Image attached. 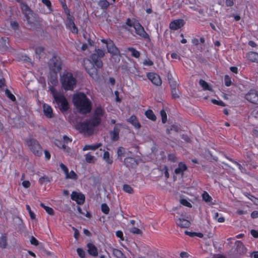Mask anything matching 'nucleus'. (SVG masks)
Listing matches in <instances>:
<instances>
[{"mask_svg":"<svg viewBox=\"0 0 258 258\" xmlns=\"http://www.w3.org/2000/svg\"><path fill=\"white\" fill-rule=\"evenodd\" d=\"M124 165L129 168H134L137 165L136 159L133 157H127L124 159Z\"/></svg>","mask_w":258,"mask_h":258,"instance_id":"18","label":"nucleus"},{"mask_svg":"<svg viewBox=\"0 0 258 258\" xmlns=\"http://www.w3.org/2000/svg\"><path fill=\"white\" fill-rule=\"evenodd\" d=\"M171 93L173 99H175L179 98L180 92L178 87L171 88Z\"/></svg>","mask_w":258,"mask_h":258,"instance_id":"31","label":"nucleus"},{"mask_svg":"<svg viewBox=\"0 0 258 258\" xmlns=\"http://www.w3.org/2000/svg\"><path fill=\"white\" fill-rule=\"evenodd\" d=\"M38 181L40 184H43L45 183L50 182V179L48 176H47L46 175H44L43 176L40 177Z\"/></svg>","mask_w":258,"mask_h":258,"instance_id":"40","label":"nucleus"},{"mask_svg":"<svg viewBox=\"0 0 258 258\" xmlns=\"http://www.w3.org/2000/svg\"><path fill=\"white\" fill-rule=\"evenodd\" d=\"M127 122L131 123L136 129H139L141 125L139 122L137 117L135 115H132L130 118L126 119Z\"/></svg>","mask_w":258,"mask_h":258,"instance_id":"19","label":"nucleus"},{"mask_svg":"<svg viewBox=\"0 0 258 258\" xmlns=\"http://www.w3.org/2000/svg\"><path fill=\"white\" fill-rule=\"evenodd\" d=\"M130 231L133 234H142V230L137 227H135L132 228L130 229Z\"/></svg>","mask_w":258,"mask_h":258,"instance_id":"53","label":"nucleus"},{"mask_svg":"<svg viewBox=\"0 0 258 258\" xmlns=\"http://www.w3.org/2000/svg\"><path fill=\"white\" fill-rule=\"evenodd\" d=\"M123 190L128 194H132L134 193L133 188L128 184H123Z\"/></svg>","mask_w":258,"mask_h":258,"instance_id":"45","label":"nucleus"},{"mask_svg":"<svg viewBox=\"0 0 258 258\" xmlns=\"http://www.w3.org/2000/svg\"><path fill=\"white\" fill-rule=\"evenodd\" d=\"M77 252L80 257L84 258L85 257L86 253L83 249L78 248L77 249Z\"/></svg>","mask_w":258,"mask_h":258,"instance_id":"57","label":"nucleus"},{"mask_svg":"<svg viewBox=\"0 0 258 258\" xmlns=\"http://www.w3.org/2000/svg\"><path fill=\"white\" fill-rule=\"evenodd\" d=\"M85 159L87 163H91L94 162V160H96L95 157L90 154V153H87L85 156Z\"/></svg>","mask_w":258,"mask_h":258,"instance_id":"44","label":"nucleus"},{"mask_svg":"<svg viewBox=\"0 0 258 258\" xmlns=\"http://www.w3.org/2000/svg\"><path fill=\"white\" fill-rule=\"evenodd\" d=\"M185 24V22L183 19H177L174 20L169 24V28L171 30H176L180 29Z\"/></svg>","mask_w":258,"mask_h":258,"instance_id":"16","label":"nucleus"},{"mask_svg":"<svg viewBox=\"0 0 258 258\" xmlns=\"http://www.w3.org/2000/svg\"><path fill=\"white\" fill-rule=\"evenodd\" d=\"M57 73L50 71V77L48 80V85L50 84L53 86H56L58 84Z\"/></svg>","mask_w":258,"mask_h":258,"instance_id":"21","label":"nucleus"},{"mask_svg":"<svg viewBox=\"0 0 258 258\" xmlns=\"http://www.w3.org/2000/svg\"><path fill=\"white\" fill-rule=\"evenodd\" d=\"M26 207L27 210L29 212V214L31 219H32V220L35 219V214H34V213L33 212H32L31 211L30 206H29L28 205H27Z\"/></svg>","mask_w":258,"mask_h":258,"instance_id":"52","label":"nucleus"},{"mask_svg":"<svg viewBox=\"0 0 258 258\" xmlns=\"http://www.w3.org/2000/svg\"><path fill=\"white\" fill-rule=\"evenodd\" d=\"M104 114L105 111L101 106L96 107L91 117L85 119L84 121L78 123L77 124L76 128L81 133L87 134L88 136H92L94 134L95 128L101 123V118Z\"/></svg>","mask_w":258,"mask_h":258,"instance_id":"1","label":"nucleus"},{"mask_svg":"<svg viewBox=\"0 0 258 258\" xmlns=\"http://www.w3.org/2000/svg\"><path fill=\"white\" fill-rule=\"evenodd\" d=\"M43 108L44 114L47 118H51L53 117L54 114L52 109L50 106L44 104L43 106Z\"/></svg>","mask_w":258,"mask_h":258,"instance_id":"20","label":"nucleus"},{"mask_svg":"<svg viewBox=\"0 0 258 258\" xmlns=\"http://www.w3.org/2000/svg\"><path fill=\"white\" fill-rule=\"evenodd\" d=\"M107 48L108 52L112 55H118L120 54V51L118 48L114 45L113 41L109 40L108 43L107 44Z\"/></svg>","mask_w":258,"mask_h":258,"instance_id":"15","label":"nucleus"},{"mask_svg":"<svg viewBox=\"0 0 258 258\" xmlns=\"http://www.w3.org/2000/svg\"><path fill=\"white\" fill-rule=\"evenodd\" d=\"M113 255L116 258H126V256L122 252L116 248H111Z\"/></svg>","mask_w":258,"mask_h":258,"instance_id":"25","label":"nucleus"},{"mask_svg":"<svg viewBox=\"0 0 258 258\" xmlns=\"http://www.w3.org/2000/svg\"><path fill=\"white\" fill-rule=\"evenodd\" d=\"M121 69L122 73L128 72L130 71V69L127 63L122 65L121 66Z\"/></svg>","mask_w":258,"mask_h":258,"instance_id":"64","label":"nucleus"},{"mask_svg":"<svg viewBox=\"0 0 258 258\" xmlns=\"http://www.w3.org/2000/svg\"><path fill=\"white\" fill-rule=\"evenodd\" d=\"M160 170L162 171H164V175L166 178H168L169 177V173L168 172V169L167 166H164L162 169Z\"/></svg>","mask_w":258,"mask_h":258,"instance_id":"63","label":"nucleus"},{"mask_svg":"<svg viewBox=\"0 0 258 258\" xmlns=\"http://www.w3.org/2000/svg\"><path fill=\"white\" fill-rule=\"evenodd\" d=\"M104 55V50L101 49H95V52L90 55L88 61H90V64L95 65L97 68L101 69L103 67V62L101 58Z\"/></svg>","mask_w":258,"mask_h":258,"instance_id":"4","label":"nucleus"},{"mask_svg":"<svg viewBox=\"0 0 258 258\" xmlns=\"http://www.w3.org/2000/svg\"><path fill=\"white\" fill-rule=\"evenodd\" d=\"M168 160L172 162H175L177 161V158L173 154H169L168 155Z\"/></svg>","mask_w":258,"mask_h":258,"instance_id":"59","label":"nucleus"},{"mask_svg":"<svg viewBox=\"0 0 258 258\" xmlns=\"http://www.w3.org/2000/svg\"><path fill=\"white\" fill-rule=\"evenodd\" d=\"M60 82L66 91H72L76 87L77 80L71 72L65 71L60 75Z\"/></svg>","mask_w":258,"mask_h":258,"instance_id":"3","label":"nucleus"},{"mask_svg":"<svg viewBox=\"0 0 258 258\" xmlns=\"http://www.w3.org/2000/svg\"><path fill=\"white\" fill-rule=\"evenodd\" d=\"M25 142L35 155L40 156L42 155L41 147L36 139L31 138L26 139Z\"/></svg>","mask_w":258,"mask_h":258,"instance_id":"5","label":"nucleus"},{"mask_svg":"<svg viewBox=\"0 0 258 258\" xmlns=\"http://www.w3.org/2000/svg\"><path fill=\"white\" fill-rule=\"evenodd\" d=\"M136 34L147 42H150L151 38L145 30L143 26L139 22L134 28Z\"/></svg>","mask_w":258,"mask_h":258,"instance_id":"8","label":"nucleus"},{"mask_svg":"<svg viewBox=\"0 0 258 258\" xmlns=\"http://www.w3.org/2000/svg\"><path fill=\"white\" fill-rule=\"evenodd\" d=\"M179 127L175 124H172L169 127H167L166 130V133L167 134L169 135L171 131H174L176 132L179 131Z\"/></svg>","mask_w":258,"mask_h":258,"instance_id":"38","label":"nucleus"},{"mask_svg":"<svg viewBox=\"0 0 258 258\" xmlns=\"http://www.w3.org/2000/svg\"><path fill=\"white\" fill-rule=\"evenodd\" d=\"M245 98L249 102L258 104V91L250 89L245 95Z\"/></svg>","mask_w":258,"mask_h":258,"instance_id":"9","label":"nucleus"},{"mask_svg":"<svg viewBox=\"0 0 258 258\" xmlns=\"http://www.w3.org/2000/svg\"><path fill=\"white\" fill-rule=\"evenodd\" d=\"M66 178L77 179V175L73 170H71L70 173H69L68 174H67V176H66Z\"/></svg>","mask_w":258,"mask_h":258,"instance_id":"47","label":"nucleus"},{"mask_svg":"<svg viewBox=\"0 0 258 258\" xmlns=\"http://www.w3.org/2000/svg\"><path fill=\"white\" fill-rule=\"evenodd\" d=\"M160 115L161 116L162 123H165L167 121V114L165 111L163 109L160 111Z\"/></svg>","mask_w":258,"mask_h":258,"instance_id":"48","label":"nucleus"},{"mask_svg":"<svg viewBox=\"0 0 258 258\" xmlns=\"http://www.w3.org/2000/svg\"><path fill=\"white\" fill-rule=\"evenodd\" d=\"M73 102L80 114H86L92 110V102L84 93L79 92L74 94Z\"/></svg>","mask_w":258,"mask_h":258,"instance_id":"2","label":"nucleus"},{"mask_svg":"<svg viewBox=\"0 0 258 258\" xmlns=\"http://www.w3.org/2000/svg\"><path fill=\"white\" fill-rule=\"evenodd\" d=\"M125 154V149L123 147H119L117 151V159L120 161H122V158L124 157Z\"/></svg>","mask_w":258,"mask_h":258,"instance_id":"27","label":"nucleus"},{"mask_svg":"<svg viewBox=\"0 0 258 258\" xmlns=\"http://www.w3.org/2000/svg\"><path fill=\"white\" fill-rule=\"evenodd\" d=\"M187 170V166L186 164L183 162H179L178 163V166L177 168H176L174 172L176 174H183V172Z\"/></svg>","mask_w":258,"mask_h":258,"instance_id":"23","label":"nucleus"},{"mask_svg":"<svg viewBox=\"0 0 258 258\" xmlns=\"http://www.w3.org/2000/svg\"><path fill=\"white\" fill-rule=\"evenodd\" d=\"M180 202V203L184 206L189 208H191L192 207L191 204L185 199H181Z\"/></svg>","mask_w":258,"mask_h":258,"instance_id":"60","label":"nucleus"},{"mask_svg":"<svg viewBox=\"0 0 258 258\" xmlns=\"http://www.w3.org/2000/svg\"><path fill=\"white\" fill-rule=\"evenodd\" d=\"M146 116L151 119V120L155 121L157 118L153 111L151 109H148L145 112Z\"/></svg>","mask_w":258,"mask_h":258,"instance_id":"29","label":"nucleus"},{"mask_svg":"<svg viewBox=\"0 0 258 258\" xmlns=\"http://www.w3.org/2000/svg\"><path fill=\"white\" fill-rule=\"evenodd\" d=\"M176 224L181 228H188L190 226V222L186 219L179 218Z\"/></svg>","mask_w":258,"mask_h":258,"instance_id":"24","label":"nucleus"},{"mask_svg":"<svg viewBox=\"0 0 258 258\" xmlns=\"http://www.w3.org/2000/svg\"><path fill=\"white\" fill-rule=\"evenodd\" d=\"M103 159L109 164H111L113 162L112 160L110 159V154L108 151H105L103 154Z\"/></svg>","mask_w":258,"mask_h":258,"instance_id":"41","label":"nucleus"},{"mask_svg":"<svg viewBox=\"0 0 258 258\" xmlns=\"http://www.w3.org/2000/svg\"><path fill=\"white\" fill-rule=\"evenodd\" d=\"M99 6L102 9L106 10L109 6V3L107 0H101L98 3Z\"/></svg>","mask_w":258,"mask_h":258,"instance_id":"39","label":"nucleus"},{"mask_svg":"<svg viewBox=\"0 0 258 258\" xmlns=\"http://www.w3.org/2000/svg\"><path fill=\"white\" fill-rule=\"evenodd\" d=\"M20 8L22 10V13L25 15V17L28 22L30 21V16L29 15L31 14L32 13V11L28 6V5L23 2L21 4H20Z\"/></svg>","mask_w":258,"mask_h":258,"instance_id":"14","label":"nucleus"},{"mask_svg":"<svg viewBox=\"0 0 258 258\" xmlns=\"http://www.w3.org/2000/svg\"><path fill=\"white\" fill-rule=\"evenodd\" d=\"M211 102L213 104H216V105H220L221 106H226L225 103L221 100H217L215 99H212L211 100Z\"/></svg>","mask_w":258,"mask_h":258,"instance_id":"54","label":"nucleus"},{"mask_svg":"<svg viewBox=\"0 0 258 258\" xmlns=\"http://www.w3.org/2000/svg\"><path fill=\"white\" fill-rule=\"evenodd\" d=\"M202 199L203 200L207 203L212 204V198L209 195V194L206 191H204L203 194H202Z\"/></svg>","mask_w":258,"mask_h":258,"instance_id":"33","label":"nucleus"},{"mask_svg":"<svg viewBox=\"0 0 258 258\" xmlns=\"http://www.w3.org/2000/svg\"><path fill=\"white\" fill-rule=\"evenodd\" d=\"M199 84L203 88L204 90L211 91L212 90L208 83L203 79H201L199 81Z\"/></svg>","mask_w":258,"mask_h":258,"instance_id":"32","label":"nucleus"},{"mask_svg":"<svg viewBox=\"0 0 258 258\" xmlns=\"http://www.w3.org/2000/svg\"><path fill=\"white\" fill-rule=\"evenodd\" d=\"M219 216V213L218 212H216L214 213L213 218L214 219L217 220L218 222L222 223L224 222L225 221V218L223 217H220L218 218Z\"/></svg>","mask_w":258,"mask_h":258,"instance_id":"50","label":"nucleus"},{"mask_svg":"<svg viewBox=\"0 0 258 258\" xmlns=\"http://www.w3.org/2000/svg\"><path fill=\"white\" fill-rule=\"evenodd\" d=\"M121 126V124L118 123L114 126L113 131H110L109 132L110 139L112 142H116L119 140V134Z\"/></svg>","mask_w":258,"mask_h":258,"instance_id":"12","label":"nucleus"},{"mask_svg":"<svg viewBox=\"0 0 258 258\" xmlns=\"http://www.w3.org/2000/svg\"><path fill=\"white\" fill-rule=\"evenodd\" d=\"M59 166L60 168L63 171L64 173L66 174V176H67V174H68L69 173V169L68 167L62 163H61L59 164Z\"/></svg>","mask_w":258,"mask_h":258,"instance_id":"61","label":"nucleus"},{"mask_svg":"<svg viewBox=\"0 0 258 258\" xmlns=\"http://www.w3.org/2000/svg\"><path fill=\"white\" fill-rule=\"evenodd\" d=\"M116 236L118 238H119L120 240L123 241L124 240V237H123V232L121 230H118L115 233Z\"/></svg>","mask_w":258,"mask_h":258,"instance_id":"62","label":"nucleus"},{"mask_svg":"<svg viewBox=\"0 0 258 258\" xmlns=\"http://www.w3.org/2000/svg\"><path fill=\"white\" fill-rule=\"evenodd\" d=\"M54 143L55 145L59 148L66 149V145L62 141L56 139L55 140Z\"/></svg>","mask_w":258,"mask_h":258,"instance_id":"42","label":"nucleus"},{"mask_svg":"<svg viewBox=\"0 0 258 258\" xmlns=\"http://www.w3.org/2000/svg\"><path fill=\"white\" fill-rule=\"evenodd\" d=\"M49 68L51 72L59 73L61 70V61L59 56L53 55L50 60Z\"/></svg>","mask_w":258,"mask_h":258,"instance_id":"7","label":"nucleus"},{"mask_svg":"<svg viewBox=\"0 0 258 258\" xmlns=\"http://www.w3.org/2000/svg\"><path fill=\"white\" fill-rule=\"evenodd\" d=\"M101 146V144L99 143L96 145H85L83 148V150H95L97 149L99 147Z\"/></svg>","mask_w":258,"mask_h":258,"instance_id":"36","label":"nucleus"},{"mask_svg":"<svg viewBox=\"0 0 258 258\" xmlns=\"http://www.w3.org/2000/svg\"><path fill=\"white\" fill-rule=\"evenodd\" d=\"M224 83L225 86L228 87L231 85V78L228 75H225L224 77Z\"/></svg>","mask_w":258,"mask_h":258,"instance_id":"58","label":"nucleus"},{"mask_svg":"<svg viewBox=\"0 0 258 258\" xmlns=\"http://www.w3.org/2000/svg\"><path fill=\"white\" fill-rule=\"evenodd\" d=\"M42 2L48 8L49 10L52 11L51 3L49 0H42Z\"/></svg>","mask_w":258,"mask_h":258,"instance_id":"56","label":"nucleus"},{"mask_svg":"<svg viewBox=\"0 0 258 258\" xmlns=\"http://www.w3.org/2000/svg\"><path fill=\"white\" fill-rule=\"evenodd\" d=\"M85 70L89 76L94 80H98L99 78V75L98 69L95 65L90 64V67H85Z\"/></svg>","mask_w":258,"mask_h":258,"instance_id":"10","label":"nucleus"},{"mask_svg":"<svg viewBox=\"0 0 258 258\" xmlns=\"http://www.w3.org/2000/svg\"><path fill=\"white\" fill-rule=\"evenodd\" d=\"M147 77L154 85L157 86L161 85L162 80L158 74L153 72L148 73Z\"/></svg>","mask_w":258,"mask_h":258,"instance_id":"11","label":"nucleus"},{"mask_svg":"<svg viewBox=\"0 0 258 258\" xmlns=\"http://www.w3.org/2000/svg\"><path fill=\"white\" fill-rule=\"evenodd\" d=\"M127 50L132 53V56L135 58H139L140 56V52L134 47H128Z\"/></svg>","mask_w":258,"mask_h":258,"instance_id":"34","label":"nucleus"},{"mask_svg":"<svg viewBox=\"0 0 258 258\" xmlns=\"http://www.w3.org/2000/svg\"><path fill=\"white\" fill-rule=\"evenodd\" d=\"M10 25L11 28L15 31L18 30L19 24L16 21H11L10 22Z\"/></svg>","mask_w":258,"mask_h":258,"instance_id":"55","label":"nucleus"},{"mask_svg":"<svg viewBox=\"0 0 258 258\" xmlns=\"http://www.w3.org/2000/svg\"><path fill=\"white\" fill-rule=\"evenodd\" d=\"M71 199L75 201L78 205H82L85 201V197L84 194L77 191H73L71 195Z\"/></svg>","mask_w":258,"mask_h":258,"instance_id":"13","label":"nucleus"},{"mask_svg":"<svg viewBox=\"0 0 258 258\" xmlns=\"http://www.w3.org/2000/svg\"><path fill=\"white\" fill-rule=\"evenodd\" d=\"M54 101L61 112H64L69 109L68 102L63 95L61 94L60 95L55 96Z\"/></svg>","mask_w":258,"mask_h":258,"instance_id":"6","label":"nucleus"},{"mask_svg":"<svg viewBox=\"0 0 258 258\" xmlns=\"http://www.w3.org/2000/svg\"><path fill=\"white\" fill-rule=\"evenodd\" d=\"M101 209L102 212L104 213L105 214H108L109 213L110 209L108 205L105 204L103 203L101 206Z\"/></svg>","mask_w":258,"mask_h":258,"instance_id":"46","label":"nucleus"},{"mask_svg":"<svg viewBox=\"0 0 258 258\" xmlns=\"http://www.w3.org/2000/svg\"><path fill=\"white\" fill-rule=\"evenodd\" d=\"M88 247V252L89 254L93 256L98 255V250L97 247L92 243H89L87 245Z\"/></svg>","mask_w":258,"mask_h":258,"instance_id":"22","label":"nucleus"},{"mask_svg":"<svg viewBox=\"0 0 258 258\" xmlns=\"http://www.w3.org/2000/svg\"><path fill=\"white\" fill-rule=\"evenodd\" d=\"M231 161L235 164L238 167V168L242 173H246V169L244 167H242L241 164L233 159H231Z\"/></svg>","mask_w":258,"mask_h":258,"instance_id":"49","label":"nucleus"},{"mask_svg":"<svg viewBox=\"0 0 258 258\" xmlns=\"http://www.w3.org/2000/svg\"><path fill=\"white\" fill-rule=\"evenodd\" d=\"M40 206L42 207L46 212L50 215H53L54 211L53 209L49 207L45 206L43 203H41L40 204Z\"/></svg>","mask_w":258,"mask_h":258,"instance_id":"37","label":"nucleus"},{"mask_svg":"<svg viewBox=\"0 0 258 258\" xmlns=\"http://www.w3.org/2000/svg\"><path fill=\"white\" fill-rule=\"evenodd\" d=\"M67 23L66 24L67 28L71 29L72 33L75 34L78 33V28L75 25L74 23V17H71L68 18H67Z\"/></svg>","mask_w":258,"mask_h":258,"instance_id":"17","label":"nucleus"},{"mask_svg":"<svg viewBox=\"0 0 258 258\" xmlns=\"http://www.w3.org/2000/svg\"><path fill=\"white\" fill-rule=\"evenodd\" d=\"M44 48L42 46L37 47L35 48V52L36 58L39 59L41 58V54L44 52Z\"/></svg>","mask_w":258,"mask_h":258,"instance_id":"35","label":"nucleus"},{"mask_svg":"<svg viewBox=\"0 0 258 258\" xmlns=\"http://www.w3.org/2000/svg\"><path fill=\"white\" fill-rule=\"evenodd\" d=\"M6 95L7 97L9 98L11 100H12L13 102H15L16 101V99L15 96L11 92V91L7 89L5 91Z\"/></svg>","mask_w":258,"mask_h":258,"instance_id":"43","label":"nucleus"},{"mask_svg":"<svg viewBox=\"0 0 258 258\" xmlns=\"http://www.w3.org/2000/svg\"><path fill=\"white\" fill-rule=\"evenodd\" d=\"M49 91H50V92L51 93V94H52L54 99H55V96H56L57 95H61L60 94H56V90H55V89L54 87V86H52V85H50V84H49Z\"/></svg>","mask_w":258,"mask_h":258,"instance_id":"51","label":"nucleus"},{"mask_svg":"<svg viewBox=\"0 0 258 258\" xmlns=\"http://www.w3.org/2000/svg\"><path fill=\"white\" fill-rule=\"evenodd\" d=\"M247 59L251 62H257L258 61V53L251 51L247 53Z\"/></svg>","mask_w":258,"mask_h":258,"instance_id":"26","label":"nucleus"},{"mask_svg":"<svg viewBox=\"0 0 258 258\" xmlns=\"http://www.w3.org/2000/svg\"><path fill=\"white\" fill-rule=\"evenodd\" d=\"M7 236L6 234H3L0 237V247L6 248L7 246Z\"/></svg>","mask_w":258,"mask_h":258,"instance_id":"28","label":"nucleus"},{"mask_svg":"<svg viewBox=\"0 0 258 258\" xmlns=\"http://www.w3.org/2000/svg\"><path fill=\"white\" fill-rule=\"evenodd\" d=\"M139 22V21L136 19H133L132 20L130 18H127L125 22V25L129 26L130 27H133L135 28V27L136 26V25Z\"/></svg>","mask_w":258,"mask_h":258,"instance_id":"30","label":"nucleus"}]
</instances>
